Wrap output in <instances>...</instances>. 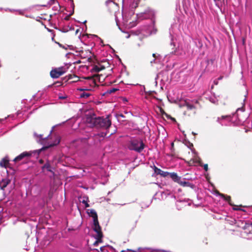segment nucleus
<instances>
[{
  "instance_id": "1",
  "label": "nucleus",
  "mask_w": 252,
  "mask_h": 252,
  "mask_svg": "<svg viewBox=\"0 0 252 252\" xmlns=\"http://www.w3.org/2000/svg\"><path fill=\"white\" fill-rule=\"evenodd\" d=\"M154 11L149 8L146 9L143 12L137 14L138 20H143L147 19L150 20V24L142 28L141 31L139 32V33H142L144 35H147L156 33V30L154 28Z\"/></svg>"
},
{
  "instance_id": "2",
  "label": "nucleus",
  "mask_w": 252,
  "mask_h": 252,
  "mask_svg": "<svg viewBox=\"0 0 252 252\" xmlns=\"http://www.w3.org/2000/svg\"><path fill=\"white\" fill-rule=\"evenodd\" d=\"M244 108L243 107L239 108L237 109V111L235 114H233L232 116H222L221 117H218L217 121L221 126H227L230 125V124H237V121L242 122L243 119L239 116L238 113L240 111L243 112L244 111Z\"/></svg>"
},
{
  "instance_id": "3",
  "label": "nucleus",
  "mask_w": 252,
  "mask_h": 252,
  "mask_svg": "<svg viewBox=\"0 0 252 252\" xmlns=\"http://www.w3.org/2000/svg\"><path fill=\"white\" fill-rule=\"evenodd\" d=\"M87 212L89 216L93 218V228L94 230L96 233L97 238H101L102 236V235L101 233V227L98 221L97 215L96 212L94 209H90L88 210Z\"/></svg>"
},
{
  "instance_id": "4",
  "label": "nucleus",
  "mask_w": 252,
  "mask_h": 252,
  "mask_svg": "<svg viewBox=\"0 0 252 252\" xmlns=\"http://www.w3.org/2000/svg\"><path fill=\"white\" fill-rule=\"evenodd\" d=\"M34 137L35 138L37 142L40 143L41 144L44 145V147L43 148L44 149H47L49 147L56 146L58 145L60 141V139L59 137L57 136H55V139L53 142H49L46 145L47 142V138H43L42 135L41 134H37L36 133H34Z\"/></svg>"
},
{
  "instance_id": "5",
  "label": "nucleus",
  "mask_w": 252,
  "mask_h": 252,
  "mask_svg": "<svg viewBox=\"0 0 252 252\" xmlns=\"http://www.w3.org/2000/svg\"><path fill=\"white\" fill-rule=\"evenodd\" d=\"M128 147L130 150H132L138 153H140L144 149L145 145L141 140L134 139L131 140Z\"/></svg>"
},
{
  "instance_id": "6",
  "label": "nucleus",
  "mask_w": 252,
  "mask_h": 252,
  "mask_svg": "<svg viewBox=\"0 0 252 252\" xmlns=\"http://www.w3.org/2000/svg\"><path fill=\"white\" fill-rule=\"evenodd\" d=\"M97 87L95 79L93 78H87L84 81V86L78 89L80 91H94Z\"/></svg>"
},
{
  "instance_id": "7",
  "label": "nucleus",
  "mask_w": 252,
  "mask_h": 252,
  "mask_svg": "<svg viewBox=\"0 0 252 252\" xmlns=\"http://www.w3.org/2000/svg\"><path fill=\"white\" fill-rule=\"evenodd\" d=\"M93 122L94 124L105 129L108 128L111 125V121L109 116L106 117H98L95 119Z\"/></svg>"
},
{
  "instance_id": "8",
  "label": "nucleus",
  "mask_w": 252,
  "mask_h": 252,
  "mask_svg": "<svg viewBox=\"0 0 252 252\" xmlns=\"http://www.w3.org/2000/svg\"><path fill=\"white\" fill-rule=\"evenodd\" d=\"M66 68L61 66L53 69L50 72L51 77L53 78H58L66 72Z\"/></svg>"
},
{
  "instance_id": "9",
  "label": "nucleus",
  "mask_w": 252,
  "mask_h": 252,
  "mask_svg": "<svg viewBox=\"0 0 252 252\" xmlns=\"http://www.w3.org/2000/svg\"><path fill=\"white\" fill-rule=\"evenodd\" d=\"M176 56L173 53H171L170 54L166 55L164 58V60L166 61L167 63H169L167 66H169V67H173L175 65V63L173 61L176 59Z\"/></svg>"
},
{
  "instance_id": "10",
  "label": "nucleus",
  "mask_w": 252,
  "mask_h": 252,
  "mask_svg": "<svg viewBox=\"0 0 252 252\" xmlns=\"http://www.w3.org/2000/svg\"><path fill=\"white\" fill-rule=\"evenodd\" d=\"M32 155L31 152H24L21 154H20L19 156L16 157L13 160L14 161L17 162L21 160L22 159H23L25 157H30Z\"/></svg>"
},
{
  "instance_id": "11",
  "label": "nucleus",
  "mask_w": 252,
  "mask_h": 252,
  "mask_svg": "<svg viewBox=\"0 0 252 252\" xmlns=\"http://www.w3.org/2000/svg\"><path fill=\"white\" fill-rule=\"evenodd\" d=\"M187 203H188V205L190 206L192 203V201L188 199L177 201L176 202V206L178 208V209H180L178 207L180 204L182 206H186Z\"/></svg>"
},
{
  "instance_id": "12",
  "label": "nucleus",
  "mask_w": 252,
  "mask_h": 252,
  "mask_svg": "<svg viewBox=\"0 0 252 252\" xmlns=\"http://www.w3.org/2000/svg\"><path fill=\"white\" fill-rule=\"evenodd\" d=\"M206 98L213 104H218L219 99L215 94L211 93L210 95L206 97Z\"/></svg>"
},
{
  "instance_id": "13",
  "label": "nucleus",
  "mask_w": 252,
  "mask_h": 252,
  "mask_svg": "<svg viewBox=\"0 0 252 252\" xmlns=\"http://www.w3.org/2000/svg\"><path fill=\"white\" fill-rule=\"evenodd\" d=\"M170 178L174 181L175 182H176L179 184L181 177L178 176L177 174L175 172L170 173L169 174Z\"/></svg>"
},
{
  "instance_id": "14",
  "label": "nucleus",
  "mask_w": 252,
  "mask_h": 252,
  "mask_svg": "<svg viewBox=\"0 0 252 252\" xmlns=\"http://www.w3.org/2000/svg\"><path fill=\"white\" fill-rule=\"evenodd\" d=\"M9 183V180L6 178H3L0 177V188L1 189H3L5 188Z\"/></svg>"
},
{
  "instance_id": "15",
  "label": "nucleus",
  "mask_w": 252,
  "mask_h": 252,
  "mask_svg": "<svg viewBox=\"0 0 252 252\" xmlns=\"http://www.w3.org/2000/svg\"><path fill=\"white\" fill-rule=\"evenodd\" d=\"M181 186L183 187H189L191 188V189H193L194 188V185L190 183L189 182H187L184 180V179L181 180L179 184Z\"/></svg>"
},
{
  "instance_id": "16",
  "label": "nucleus",
  "mask_w": 252,
  "mask_h": 252,
  "mask_svg": "<svg viewBox=\"0 0 252 252\" xmlns=\"http://www.w3.org/2000/svg\"><path fill=\"white\" fill-rule=\"evenodd\" d=\"M9 163V159L8 157H5L3 158L0 161V166L1 167H6Z\"/></svg>"
},
{
  "instance_id": "17",
  "label": "nucleus",
  "mask_w": 252,
  "mask_h": 252,
  "mask_svg": "<svg viewBox=\"0 0 252 252\" xmlns=\"http://www.w3.org/2000/svg\"><path fill=\"white\" fill-rule=\"evenodd\" d=\"M184 105L187 107L188 110H192L195 108L194 106L191 103L185 101Z\"/></svg>"
},
{
  "instance_id": "18",
  "label": "nucleus",
  "mask_w": 252,
  "mask_h": 252,
  "mask_svg": "<svg viewBox=\"0 0 252 252\" xmlns=\"http://www.w3.org/2000/svg\"><path fill=\"white\" fill-rule=\"evenodd\" d=\"M82 92L80 94V97L81 98H88L91 95L90 93L85 92L84 91Z\"/></svg>"
},
{
  "instance_id": "19",
  "label": "nucleus",
  "mask_w": 252,
  "mask_h": 252,
  "mask_svg": "<svg viewBox=\"0 0 252 252\" xmlns=\"http://www.w3.org/2000/svg\"><path fill=\"white\" fill-rule=\"evenodd\" d=\"M58 97L60 99H66L67 98V95L66 94L59 93L58 94Z\"/></svg>"
},
{
  "instance_id": "20",
  "label": "nucleus",
  "mask_w": 252,
  "mask_h": 252,
  "mask_svg": "<svg viewBox=\"0 0 252 252\" xmlns=\"http://www.w3.org/2000/svg\"><path fill=\"white\" fill-rule=\"evenodd\" d=\"M170 173H169V172L161 170L159 175H161L162 177H166L167 176L169 175Z\"/></svg>"
},
{
  "instance_id": "21",
  "label": "nucleus",
  "mask_w": 252,
  "mask_h": 252,
  "mask_svg": "<svg viewBox=\"0 0 252 252\" xmlns=\"http://www.w3.org/2000/svg\"><path fill=\"white\" fill-rule=\"evenodd\" d=\"M104 67H102V66H99L98 65H95L94 67V70L95 71H96V72H99L100 71V70H101L102 69H104Z\"/></svg>"
},
{
  "instance_id": "22",
  "label": "nucleus",
  "mask_w": 252,
  "mask_h": 252,
  "mask_svg": "<svg viewBox=\"0 0 252 252\" xmlns=\"http://www.w3.org/2000/svg\"><path fill=\"white\" fill-rule=\"evenodd\" d=\"M221 196L224 198V199L227 201L229 204L231 205H232L231 203H230V197L229 196H225L224 195L221 194Z\"/></svg>"
},
{
  "instance_id": "23",
  "label": "nucleus",
  "mask_w": 252,
  "mask_h": 252,
  "mask_svg": "<svg viewBox=\"0 0 252 252\" xmlns=\"http://www.w3.org/2000/svg\"><path fill=\"white\" fill-rule=\"evenodd\" d=\"M154 171H155V173H156L158 175H159L161 170L159 168H158V167L155 166L154 167Z\"/></svg>"
},
{
  "instance_id": "24",
  "label": "nucleus",
  "mask_w": 252,
  "mask_h": 252,
  "mask_svg": "<svg viewBox=\"0 0 252 252\" xmlns=\"http://www.w3.org/2000/svg\"><path fill=\"white\" fill-rule=\"evenodd\" d=\"M43 167L47 169V170L48 171H51L50 165L49 163H46V164H45Z\"/></svg>"
},
{
  "instance_id": "25",
  "label": "nucleus",
  "mask_w": 252,
  "mask_h": 252,
  "mask_svg": "<svg viewBox=\"0 0 252 252\" xmlns=\"http://www.w3.org/2000/svg\"><path fill=\"white\" fill-rule=\"evenodd\" d=\"M193 161L195 163L198 164L200 163V158H195L193 159Z\"/></svg>"
},
{
  "instance_id": "26",
  "label": "nucleus",
  "mask_w": 252,
  "mask_h": 252,
  "mask_svg": "<svg viewBox=\"0 0 252 252\" xmlns=\"http://www.w3.org/2000/svg\"><path fill=\"white\" fill-rule=\"evenodd\" d=\"M73 11L71 14H69L68 15L66 16L64 18V19L65 20H66V21L68 20L69 19V17H70V16L72 14H73Z\"/></svg>"
},
{
  "instance_id": "27",
  "label": "nucleus",
  "mask_w": 252,
  "mask_h": 252,
  "mask_svg": "<svg viewBox=\"0 0 252 252\" xmlns=\"http://www.w3.org/2000/svg\"><path fill=\"white\" fill-rule=\"evenodd\" d=\"M5 11H10L11 12H14V11H16V10L7 8V9H5Z\"/></svg>"
},
{
  "instance_id": "28",
  "label": "nucleus",
  "mask_w": 252,
  "mask_h": 252,
  "mask_svg": "<svg viewBox=\"0 0 252 252\" xmlns=\"http://www.w3.org/2000/svg\"><path fill=\"white\" fill-rule=\"evenodd\" d=\"M203 167H204V169L207 171L208 169V165L207 164H205L203 165Z\"/></svg>"
},
{
  "instance_id": "29",
  "label": "nucleus",
  "mask_w": 252,
  "mask_h": 252,
  "mask_svg": "<svg viewBox=\"0 0 252 252\" xmlns=\"http://www.w3.org/2000/svg\"><path fill=\"white\" fill-rule=\"evenodd\" d=\"M82 203L85 204L86 207H88L89 206V204L85 200H83Z\"/></svg>"
},
{
  "instance_id": "30",
  "label": "nucleus",
  "mask_w": 252,
  "mask_h": 252,
  "mask_svg": "<svg viewBox=\"0 0 252 252\" xmlns=\"http://www.w3.org/2000/svg\"><path fill=\"white\" fill-rule=\"evenodd\" d=\"M140 249H141V248H139L138 250V251H139ZM127 251H132L133 252H137V251L132 250H130V249H127Z\"/></svg>"
},
{
  "instance_id": "31",
  "label": "nucleus",
  "mask_w": 252,
  "mask_h": 252,
  "mask_svg": "<svg viewBox=\"0 0 252 252\" xmlns=\"http://www.w3.org/2000/svg\"><path fill=\"white\" fill-rule=\"evenodd\" d=\"M16 11H18L19 12V13L21 15H23V11L22 10H16Z\"/></svg>"
},
{
  "instance_id": "32",
  "label": "nucleus",
  "mask_w": 252,
  "mask_h": 252,
  "mask_svg": "<svg viewBox=\"0 0 252 252\" xmlns=\"http://www.w3.org/2000/svg\"><path fill=\"white\" fill-rule=\"evenodd\" d=\"M233 209L234 210H241L240 208L239 207H238V206H235V207L233 208Z\"/></svg>"
},
{
  "instance_id": "33",
  "label": "nucleus",
  "mask_w": 252,
  "mask_h": 252,
  "mask_svg": "<svg viewBox=\"0 0 252 252\" xmlns=\"http://www.w3.org/2000/svg\"><path fill=\"white\" fill-rule=\"evenodd\" d=\"M171 45H173L174 46H175V43H174V41H173V39L172 37H171Z\"/></svg>"
},
{
  "instance_id": "34",
  "label": "nucleus",
  "mask_w": 252,
  "mask_h": 252,
  "mask_svg": "<svg viewBox=\"0 0 252 252\" xmlns=\"http://www.w3.org/2000/svg\"><path fill=\"white\" fill-rule=\"evenodd\" d=\"M69 0L71 1V6L73 7V8H74V3H73V0Z\"/></svg>"
},
{
  "instance_id": "35",
  "label": "nucleus",
  "mask_w": 252,
  "mask_h": 252,
  "mask_svg": "<svg viewBox=\"0 0 252 252\" xmlns=\"http://www.w3.org/2000/svg\"><path fill=\"white\" fill-rule=\"evenodd\" d=\"M14 115H12V116L9 115V116H8V118H12V119H13V118H14Z\"/></svg>"
},
{
  "instance_id": "36",
  "label": "nucleus",
  "mask_w": 252,
  "mask_h": 252,
  "mask_svg": "<svg viewBox=\"0 0 252 252\" xmlns=\"http://www.w3.org/2000/svg\"><path fill=\"white\" fill-rule=\"evenodd\" d=\"M157 252H165L164 251H161V250H156Z\"/></svg>"
},
{
  "instance_id": "37",
  "label": "nucleus",
  "mask_w": 252,
  "mask_h": 252,
  "mask_svg": "<svg viewBox=\"0 0 252 252\" xmlns=\"http://www.w3.org/2000/svg\"><path fill=\"white\" fill-rule=\"evenodd\" d=\"M50 1H51L50 4H53V1H54V0H50Z\"/></svg>"
},
{
  "instance_id": "38",
  "label": "nucleus",
  "mask_w": 252,
  "mask_h": 252,
  "mask_svg": "<svg viewBox=\"0 0 252 252\" xmlns=\"http://www.w3.org/2000/svg\"><path fill=\"white\" fill-rule=\"evenodd\" d=\"M97 241H96L95 242H94V246H96V245H97Z\"/></svg>"
},
{
  "instance_id": "39",
  "label": "nucleus",
  "mask_w": 252,
  "mask_h": 252,
  "mask_svg": "<svg viewBox=\"0 0 252 252\" xmlns=\"http://www.w3.org/2000/svg\"><path fill=\"white\" fill-rule=\"evenodd\" d=\"M129 36H130V35H129V34H128V35L126 36V38H128V37H129Z\"/></svg>"
},
{
  "instance_id": "40",
  "label": "nucleus",
  "mask_w": 252,
  "mask_h": 252,
  "mask_svg": "<svg viewBox=\"0 0 252 252\" xmlns=\"http://www.w3.org/2000/svg\"><path fill=\"white\" fill-rule=\"evenodd\" d=\"M155 60H154L153 61H151V63H152L154 62H155Z\"/></svg>"
},
{
  "instance_id": "41",
  "label": "nucleus",
  "mask_w": 252,
  "mask_h": 252,
  "mask_svg": "<svg viewBox=\"0 0 252 252\" xmlns=\"http://www.w3.org/2000/svg\"><path fill=\"white\" fill-rule=\"evenodd\" d=\"M42 150V149H40L39 151H38V154L40 153V152Z\"/></svg>"
},
{
  "instance_id": "42",
  "label": "nucleus",
  "mask_w": 252,
  "mask_h": 252,
  "mask_svg": "<svg viewBox=\"0 0 252 252\" xmlns=\"http://www.w3.org/2000/svg\"><path fill=\"white\" fill-rule=\"evenodd\" d=\"M120 116H121V117H124L123 115H122V114L120 115Z\"/></svg>"
},
{
  "instance_id": "43",
  "label": "nucleus",
  "mask_w": 252,
  "mask_h": 252,
  "mask_svg": "<svg viewBox=\"0 0 252 252\" xmlns=\"http://www.w3.org/2000/svg\"><path fill=\"white\" fill-rule=\"evenodd\" d=\"M192 133L193 134V135H195L196 134L195 133V132H192Z\"/></svg>"
},
{
  "instance_id": "44",
  "label": "nucleus",
  "mask_w": 252,
  "mask_h": 252,
  "mask_svg": "<svg viewBox=\"0 0 252 252\" xmlns=\"http://www.w3.org/2000/svg\"><path fill=\"white\" fill-rule=\"evenodd\" d=\"M121 252H126V251H124V250H123V251H122Z\"/></svg>"
},
{
  "instance_id": "45",
  "label": "nucleus",
  "mask_w": 252,
  "mask_h": 252,
  "mask_svg": "<svg viewBox=\"0 0 252 252\" xmlns=\"http://www.w3.org/2000/svg\"><path fill=\"white\" fill-rule=\"evenodd\" d=\"M251 225L252 226V222L251 223Z\"/></svg>"
},
{
  "instance_id": "46",
  "label": "nucleus",
  "mask_w": 252,
  "mask_h": 252,
  "mask_svg": "<svg viewBox=\"0 0 252 252\" xmlns=\"http://www.w3.org/2000/svg\"><path fill=\"white\" fill-rule=\"evenodd\" d=\"M2 9V8H0V10H1Z\"/></svg>"
},
{
  "instance_id": "47",
  "label": "nucleus",
  "mask_w": 252,
  "mask_h": 252,
  "mask_svg": "<svg viewBox=\"0 0 252 252\" xmlns=\"http://www.w3.org/2000/svg\"><path fill=\"white\" fill-rule=\"evenodd\" d=\"M155 54H153V56L154 57L155 56Z\"/></svg>"
}]
</instances>
